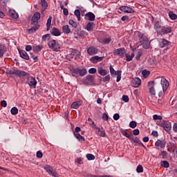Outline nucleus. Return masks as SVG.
Instances as JSON below:
<instances>
[{"mask_svg":"<svg viewBox=\"0 0 177 177\" xmlns=\"http://www.w3.org/2000/svg\"><path fill=\"white\" fill-rule=\"evenodd\" d=\"M9 74H12L14 75H17V77H28V84L30 88H36L37 87V80L35 77L32 76H30V73L20 71V70H12L9 71Z\"/></svg>","mask_w":177,"mask_h":177,"instance_id":"f257e3e1","label":"nucleus"},{"mask_svg":"<svg viewBox=\"0 0 177 177\" xmlns=\"http://www.w3.org/2000/svg\"><path fill=\"white\" fill-rule=\"evenodd\" d=\"M160 84L162 85V91H160L158 94L159 97H161L162 96H164V93L167 92V89H168V87L169 86V82L167 80V79L164 77H161Z\"/></svg>","mask_w":177,"mask_h":177,"instance_id":"f03ea898","label":"nucleus"},{"mask_svg":"<svg viewBox=\"0 0 177 177\" xmlns=\"http://www.w3.org/2000/svg\"><path fill=\"white\" fill-rule=\"evenodd\" d=\"M48 48L54 52H60V44H59V41L53 39L48 41Z\"/></svg>","mask_w":177,"mask_h":177,"instance_id":"7ed1b4c3","label":"nucleus"},{"mask_svg":"<svg viewBox=\"0 0 177 177\" xmlns=\"http://www.w3.org/2000/svg\"><path fill=\"white\" fill-rule=\"evenodd\" d=\"M140 37V42L144 49H149L150 48V41L146 35H141Z\"/></svg>","mask_w":177,"mask_h":177,"instance_id":"20e7f679","label":"nucleus"},{"mask_svg":"<svg viewBox=\"0 0 177 177\" xmlns=\"http://www.w3.org/2000/svg\"><path fill=\"white\" fill-rule=\"evenodd\" d=\"M44 169L48 172V175H51V176L53 177H59V174L56 171L53 170V167H52V166L46 165L44 167Z\"/></svg>","mask_w":177,"mask_h":177,"instance_id":"39448f33","label":"nucleus"},{"mask_svg":"<svg viewBox=\"0 0 177 177\" xmlns=\"http://www.w3.org/2000/svg\"><path fill=\"white\" fill-rule=\"evenodd\" d=\"M109 70H110V73H111V75H118L116 82H120V81H121V74H122V71H115V70H114V68L112 66H110Z\"/></svg>","mask_w":177,"mask_h":177,"instance_id":"423d86ee","label":"nucleus"},{"mask_svg":"<svg viewBox=\"0 0 177 177\" xmlns=\"http://www.w3.org/2000/svg\"><path fill=\"white\" fill-rule=\"evenodd\" d=\"M78 132H81V128L77 127H75V131L73 132L74 136L75 137L76 139H78V140H80V142H83L84 140H85V138L81 136V134H80V133Z\"/></svg>","mask_w":177,"mask_h":177,"instance_id":"0eeeda50","label":"nucleus"},{"mask_svg":"<svg viewBox=\"0 0 177 177\" xmlns=\"http://www.w3.org/2000/svg\"><path fill=\"white\" fill-rule=\"evenodd\" d=\"M83 84H84V85H93V84H95V77H93L92 75H87Z\"/></svg>","mask_w":177,"mask_h":177,"instance_id":"6e6552de","label":"nucleus"},{"mask_svg":"<svg viewBox=\"0 0 177 177\" xmlns=\"http://www.w3.org/2000/svg\"><path fill=\"white\" fill-rule=\"evenodd\" d=\"M119 9L121 12H124V13H135V10L127 6H120Z\"/></svg>","mask_w":177,"mask_h":177,"instance_id":"1a4fd4ad","label":"nucleus"},{"mask_svg":"<svg viewBox=\"0 0 177 177\" xmlns=\"http://www.w3.org/2000/svg\"><path fill=\"white\" fill-rule=\"evenodd\" d=\"M169 32H172V29L171 28V27H167L163 26L158 34H160V35H165V34H169Z\"/></svg>","mask_w":177,"mask_h":177,"instance_id":"9d476101","label":"nucleus"},{"mask_svg":"<svg viewBox=\"0 0 177 177\" xmlns=\"http://www.w3.org/2000/svg\"><path fill=\"white\" fill-rule=\"evenodd\" d=\"M148 88L149 89V93L156 96V89H154V81H150L148 82Z\"/></svg>","mask_w":177,"mask_h":177,"instance_id":"9b49d317","label":"nucleus"},{"mask_svg":"<svg viewBox=\"0 0 177 177\" xmlns=\"http://www.w3.org/2000/svg\"><path fill=\"white\" fill-rule=\"evenodd\" d=\"M160 127L165 129V131L168 132L171 130V122L168 121H163V122L160 124Z\"/></svg>","mask_w":177,"mask_h":177,"instance_id":"f8f14e48","label":"nucleus"},{"mask_svg":"<svg viewBox=\"0 0 177 177\" xmlns=\"http://www.w3.org/2000/svg\"><path fill=\"white\" fill-rule=\"evenodd\" d=\"M97 52H98L97 48L95 46H91L87 48V53H88L90 56H93L96 55Z\"/></svg>","mask_w":177,"mask_h":177,"instance_id":"ddd939ff","label":"nucleus"},{"mask_svg":"<svg viewBox=\"0 0 177 177\" xmlns=\"http://www.w3.org/2000/svg\"><path fill=\"white\" fill-rule=\"evenodd\" d=\"M126 52L127 50H125V48H120L113 50V55H115V56H122V55H124Z\"/></svg>","mask_w":177,"mask_h":177,"instance_id":"4468645a","label":"nucleus"},{"mask_svg":"<svg viewBox=\"0 0 177 177\" xmlns=\"http://www.w3.org/2000/svg\"><path fill=\"white\" fill-rule=\"evenodd\" d=\"M96 16H95V14H93V12H87L85 15V20H88L89 21H95V19Z\"/></svg>","mask_w":177,"mask_h":177,"instance_id":"2eb2a0df","label":"nucleus"},{"mask_svg":"<svg viewBox=\"0 0 177 177\" xmlns=\"http://www.w3.org/2000/svg\"><path fill=\"white\" fill-rule=\"evenodd\" d=\"M140 84H142V80L139 77H135L131 82V85L134 88H139Z\"/></svg>","mask_w":177,"mask_h":177,"instance_id":"dca6fc26","label":"nucleus"},{"mask_svg":"<svg viewBox=\"0 0 177 177\" xmlns=\"http://www.w3.org/2000/svg\"><path fill=\"white\" fill-rule=\"evenodd\" d=\"M166 145L167 142L165 140H158L155 143V146H156V147H161V149H164Z\"/></svg>","mask_w":177,"mask_h":177,"instance_id":"f3484780","label":"nucleus"},{"mask_svg":"<svg viewBox=\"0 0 177 177\" xmlns=\"http://www.w3.org/2000/svg\"><path fill=\"white\" fill-rule=\"evenodd\" d=\"M162 27H164V26H162L161 24V22L160 21H156L154 24V29L156 30V31H157L158 34L160 33V32L161 31Z\"/></svg>","mask_w":177,"mask_h":177,"instance_id":"a211bd4d","label":"nucleus"},{"mask_svg":"<svg viewBox=\"0 0 177 177\" xmlns=\"http://www.w3.org/2000/svg\"><path fill=\"white\" fill-rule=\"evenodd\" d=\"M168 44H169V41L165 39H159V46L160 48H165V46H167Z\"/></svg>","mask_w":177,"mask_h":177,"instance_id":"6ab92c4d","label":"nucleus"},{"mask_svg":"<svg viewBox=\"0 0 177 177\" xmlns=\"http://www.w3.org/2000/svg\"><path fill=\"white\" fill-rule=\"evenodd\" d=\"M19 55L22 59H25V60H30V56H28V54L26 50H19Z\"/></svg>","mask_w":177,"mask_h":177,"instance_id":"aec40b11","label":"nucleus"},{"mask_svg":"<svg viewBox=\"0 0 177 177\" xmlns=\"http://www.w3.org/2000/svg\"><path fill=\"white\" fill-rule=\"evenodd\" d=\"M102 61H103V57H99L97 55L92 57L90 59V62H91V63H97V62H102Z\"/></svg>","mask_w":177,"mask_h":177,"instance_id":"412c9836","label":"nucleus"},{"mask_svg":"<svg viewBox=\"0 0 177 177\" xmlns=\"http://www.w3.org/2000/svg\"><path fill=\"white\" fill-rule=\"evenodd\" d=\"M97 73L98 74H100V75L102 76L107 75L109 74V71H107L105 69H103V68L102 67L97 68Z\"/></svg>","mask_w":177,"mask_h":177,"instance_id":"4be33fe9","label":"nucleus"},{"mask_svg":"<svg viewBox=\"0 0 177 177\" xmlns=\"http://www.w3.org/2000/svg\"><path fill=\"white\" fill-rule=\"evenodd\" d=\"M51 34L52 35H54V37H59L62 35L60 30L57 28H53Z\"/></svg>","mask_w":177,"mask_h":177,"instance_id":"5701e85b","label":"nucleus"},{"mask_svg":"<svg viewBox=\"0 0 177 177\" xmlns=\"http://www.w3.org/2000/svg\"><path fill=\"white\" fill-rule=\"evenodd\" d=\"M6 46H5L3 44H0V57H3V55H5V52H6Z\"/></svg>","mask_w":177,"mask_h":177,"instance_id":"b1692460","label":"nucleus"},{"mask_svg":"<svg viewBox=\"0 0 177 177\" xmlns=\"http://www.w3.org/2000/svg\"><path fill=\"white\" fill-rule=\"evenodd\" d=\"M94 26H95V23L92 21L88 22L86 26V30H87V31H93Z\"/></svg>","mask_w":177,"mask_h":177,"instance_id":"393cba45","label":"nucleus"},{"mask_svg":"<svg viewBox=\"0 0 177 177\" xmlns=\"http://www.w3.org/2000/svg\"><path fill=\"white\" fill-rule=\"evenodd\" d=\"M9 15L10 17H12V19H18L19 18V14L15 11V10H10L9 11Z\"/></svg>","mask_w":177,"mask_h":177,"instance_id":"a878e982","label":"nucleus"},{"mask_svg":"<svg viewBox=\"0 0 177 177\" xmlns=\"http://www.w3.org/2000/svg\"><path fill=\"white\" fill-rule=\"evenodd\" d=\"M82 104V101H77V102H73L71 107V109H78V107H80V106H81Z\"/></svg>","mask_w":177,"mask_h":177,"instance_id":"bb28decb","label":"nucleus"},{"mask_svg":"<svg viewBox=\"0 0 177 177\" xmlns=\"http://www.w3.org/2000/svg\"><path fill=\"white\" fill-rule=\"evenodd\" d=\"M62 30L64 34H70L71 32V29L68 25H65L62 26Z\"/></svg>","mask_w":177,"mask_h":177,"instance_id":"cd10ccee","label":"nucleus"},{"mask_svg":"<svg viewBox=\"0 0 177 177\" xmlns=\"http://www.w3.org/2000/svg\"><path fill=\"white\" fill-rule=\"evenodd\" d=\"M130 140H133V143H138V145H141L142 147H145V145H143V143H142V142H140L139 138H138V137H136V138L133 137V138H130Z\"/></svg>","mask_w":177,"mask_h":177,"instance_id":"c85d7f7f","label":"nucleus"},{"mask_svg":"<svg viewBox=\"0 0 177 177\" xmlns=\"http://www.w3.org/2000/svg\"><path fill=\"white\" fill-rule=\"evenodd\" d=\"M39 28V25H36L31 28L28 29L29 34H32V32H35Z\"/></svg>","mask_w":177,"mask_h":177,"instance_id":"c756f323","label":"nucleus"},{"mask_svg":"<svg viewBox=\"0 0 177 177\" xmlns=\"http://www.w3.org/2000/svg\"><path fill=\"white\" fill-rule=\"evenodd\" d=\"M126 61L131 62L135 57V53H132L131 55L125 54Z\"/></svg>","mask_w":177,"mask_h":177,"instance_id":"7c9ffc66","label":"nucleus"},{"mask_svg":"<svg viewBox=\"0 0 177 177\" xmlns=\"http://www.w3.org/2000/svg\"><path fill=\"white\" fill-rule=\"evenodd\" d=\"M97 135H99V136L104 138V136H106V131H104V129H103V128L98 129Z\"/></svg>","mask_w":177,"mask_h":177,"instance_id":"2f4dec72","label":"nucleus"},{"mask_svg":"<svg viewBox=\"0 0 177 177\" xmlns=\"http://www.w3.org/2000/svg\"><path fill=\"white\" fill-rule=\"evenodd\" d=\"M86 73H88V71H86V69L85 68H79V73H78V75H80V77H84V75H85L86 74Z\"/></svg>","mask_w":177,"mask_h":177,"instance_id":"473e14b6","label":"nucleus"},{"mask_svg":"<svg viewBox=\"0 0 177 177\" xmlns=\"http://www.w3.org/2000/svg\"><path fill=\"white\" fill-rule=\"evenodd\" d=\"M51 24H52V17H49V18L47 20V24H46V27H47L46 30L47 31H49V30H50Z\"/></svg>","mask_w":177,"mask_h":177,"instance_id":"72a5a7b5","label":"nucleus"},{"mask_svg":"<svg viewBox=\"0 0 177 177\" xmlns=\"http://www.w3.org/2000/svg\"><path fill=\"white\" fill-rule=\"evenodd\" d=\"M169 17L171 19V20H176L177 15L174 13V12L170 11L169 12Z\"/></svg>","mask_w":177,"mask_h":177,"instance_id":"f704fd0d","label":"nucleus"},{"mask_svg":"<svg viewBox=\"0 0 177 177\" xmlns=\"http://www.w3.org/2000/svg\"><path fill=\"white\" fill-rule=\"evenodd\" d=\"M68 24H70V26H72V27H73V28H77L78 27V24L75 21H74V20H73V19H70L68 21Z\"/></svg>","mask_w":177,"mask_h":177,"instance_id":"c9c22d12","label":"nucleus"},{"mask_svg":"<svg viewBox=\"0 0 177 177\" xmlns=\"http://www.w3.org/2000/svg\"><path fill=\"white\" fill-rule=\"evenodd\" d=\"M122 134L124 136H126V138H128V139H132L133 138V135L132 133H128V132L127 131H122Z\"/></svg>","mask_w":177,"mask_h":177,"instance_id":"e433bc0d","label":"nucleus"},{"mask_svg":"<svg viewBox=\"0 0 177 177\" xmlns=\"http://www.w3.org/2000/svg\"><path fill=\"white\" fill-rule=\"evenodd\" d=\"M50 39V34H46L42 36L41 41H49Z\"/></svg>","mask_w":177,"mask_h":177,"instance_id":"4c0bfd02","label":"nucleus"},{"mask_svg":"<svg viewBox=\"0 0 177 177\" xmlns=\"http://www.w3.org/2000/svg\"><path fill=\"white\" fill-rule=\"evenodd\" d=\"M41 4L44 10H46V8H48V3L46 0H41Z\"/></svg>","mask_w":177,"mask_h":177,"instance_id":"58836bf2","label":"nucleus"},{"mask_svg":"<svg viewBox=\"0 0 177 177\" xmlns=\"http://www.w3.org/2000/svg\"><path fill=\"white\" fill-rule=\"evenodd\" d=\"M75 15L77 17L78 21H81V12H80V10H75Z\"/></svg>","mask_w":177,"mask_h":177,"instance_id":"ea45409f","label":"nucleus"},{"mask_svg":"<svg viewBox=\"0 0 177 177\" xmlns=\"http://www.w3.org/2000/svg\"><path fill=\"white\" fill-rule=\"evenodd\" d=\"M80 68H73L71 70L72 75L75 77V75H78Z\"/></svg>","mask_w":177,"mask_h":177,"instance_id":"a19ab883","label":"nucleus"},{"mask_svg":"<svg viewBox=\"0 0 177 177\" xmlns=\"http://www.w3.org/2000/svg\"><path fill=\"white\" fill-rule=\"evenodd\" d=\"M10 113L12 115H16L19 113V109H17V107H12L10 110Z\"/></svg>","mask_w":177,"mask_h":177,"instance_id":"79ce46f5","label":"nucleus"},{"mask_svg":"<svg viewBox=\"0 0 177 177\" xmlns=\"http://www.w3.org/2000/svg\"><path fill=\"white\" fill-rule=\"evenodd\" d=\"M142 74L144 77V78H147L150 75V71L147 70H143L142 72Z\"/></svg>","mask_w":177,"mask_h":177,"instance_id":"37998d69","label":"nucleus"},{"mask_svg":"<svg viewBox=\"0 0 177 177\" xmlns=\"http://www.w3.org/2000/svg\"><path fill=\"white\" fill-rule=\"evenodd\" d=\"M111 42V37L105 38L102 40V43L104 45H109Z\"/></svg>","mask_w":177,"mask_h":177,"instance_id":"c03bdc74","label":"nucleus"},{"mask_svg":"<svg viewBox=\"0 0 177 177\" xmlns=\"http://www.w3.org/2000/svg\"><path fill=\"white\" fill-rule=\"evenodd\" d=\"M162 167H164V168H169V162L167 160H164L161 163Z\"/></svg>","mask_w":177,"mask_h":177,"instance_id":"a18cd8bd","label":"nucleus"},{"mask_svg":"<svg viewBox=\"0 0 177 177\" xmlns=\"http://www.w3.org/2000/svg\"><path fill=\"white\" fill-rule=\"evenodd\" d=\"M137 125H138V123H136V121H131L130 122L129 127L134 129V128L137 127Z\"/></svg>","mask_w":177,"mask_h":177,"instance_id":"49530a36","label":"nucleus"},{"mask_svg":"<svg viewBox=\"0 0 177 177\" xmlns=\"http://www.w3.org/2000/svg\"><path fill=\"white\" fill-rule=\"evenodd\" d=\"M34 52H41L42 50V46H36L33 47Z\"/></svg>","mask_w":177,"mask_h":177,"instance_id":"de8ad7c7","label":"nucleus"},{"mask_svg":"<svg viewBox=\"0 0 177 177\" xmlns=\"http://www.w3.org/2000/svg\"><path fill=\"white\" fill-rule=\"evenodd\" d=\"M143 53H142L141 50L138 51L137 55L136 56V60H140V57H142V55Z\"/></svg>","mask_w":177,"mask_h":177,"instance_id":"09e8293b","label":"nucleus"},{"mask_svg":"<svg viewBox=\"0 0 177 177\" xmlns=\"http://www.w3.org/2000/svg\"><path fill=\"white\" fill-rule=\"evenodd\" d=\"M38 20L39 19H37V18H34L33 17H32V19H31V24L32 26H37V24H38Z\"/></svg>","mask_w":177,"mask_h":177,"instance_id":"8fccbe9b","label":"nucleus"},{"mask_svg":"<svg viewBox=\"0 0 177 177\" xmlns=\"http://www.w3.org/2000/svg\"><path fill=\"white\" fill-rule=\"evenodd\" d=\"M136 171L138 172V174H140V173L143 172V166L139 165L137 167Z\"/></svg>","mask_w":177,"mask_h":177,"instance_id":"3c124183","label":"nucleus"},{"mask_svg":"<svg viewBox=\"0 0 177 177\" xmlns=\"http://www.w3.org/2000/svg\"><path fill=\"white\" fill-rule=\"evenodd\" d=\"M32 17L37 19V20H39V19H41V14L37 12L33 15Z\"/></svg>","mask_w":177,"mask_h":177,"instance_id":"603ef678","label":"nucleus"},{"mask_svg":"<svg viewBox=\"0 0 177 177\" xmlns=\"http://www.w3.org/2000/svg\"><path fill=\"white\" fill-rule=\"evenodd\" d=\"M86 158L87 160L91 161L92 160H95V156H93V154L88 153L86 155Z\"/></svg>","mask_w":177,"mask_h":177,"instance_id":"864d4df0","label":"nucleus"},{"mask_svg":"<svg viewBox=\"0 0 177 177\" xmlns=\"http://www.w3.org/2000/svg\"><path fill=\"white\" fill-rule=\"evenodd\" d=\"M97 71L96 70V68H91L88 70L89 74H96Z\"/></svg>","mask_w":177,"mask_h":177,"instance_id":"5fc2aeb1","label":"nucleus"},{"mask_svg":"<svg viewBox=\"0 0 177 177\" xmlns=\"http://www.w3.org/2000/svg\"><path fill=\"white\" fill-rule=\"evenodd\" d=\"M153 119L154 120H162V116L158 115H153Z\"/></svg>","mask_w":177,"mask_h":177,"instance_id":"6e6d98bb","label":"nucleus"},{"mask_svg":"<svg viewBox=\"0 0 177 177\" xmlns=\"http://www.w3.org/2000/svg\"><path fill=\"white\" fill-rule=\"evenodd\" d=\"M122 100H123V102H125V103H128V102H129V97H128V95H123Z\"/></svg>","mask_w":177,"mask_h":177,"instance_id":"4d7b16f0","label":"nucleus"},{"mask_svg":"<svg viewBox=\"0 0 177 177\" xmlns=\"http://www.w3.org/2000/svg\"><path fill=\"white\" fill-rule=\"evenodd\" d=\"M103 82H109L110 81V75H107L102 79Z\"/></svg>","mask_w":177,"mask_h":177,"instance_id":"13d9d810","label":"nucleus"},{"mask_svg":"<svg viewBox=\"0 0 177 177\" xmlns=\"http://www.w3.org/2000/svg\"><path fill=\"white\" fill-rule=\"evenodd\" d=\"M36 157H37V158H42V157H44V154H42L41 151H38L37 152Z\"/></svg>","mask_w":177,"mask_h":177,"instance_id":"bf43d9fd","label":"nucleus"},{"mask_svg":"<svg viewBox=\"0 0 177 177\" xmlns=\"http://www.w3.org/2000/svg\"><path fill=\"white\" fill-rule=\"evenodd\" d=\"M113 120H115V121H118V120H120V114L115 113L113 115Z\"/></svg>","mask_w":177,"mask_h":177,"instance_id":"052dcab7","label":"nucleus"},{"mask_svg":"<svg viewBox=\"0 0 177 177\" xmlns=\"http://www.w3.org/2000/svg\"><path fill=\"white\" fill-rule=\"evenodd\" d=\"M102 120H104V121H107L109 120V115H106V113H104L102 114Z\"/></svg>","mask_w":177,"mask_h":177,"instance_id":"680f3d73","label":"nucleus"},{"mask_svg":"<svg viewBox=\"0 0 177 177\" xmlns=\"http://www.w3.org/2000/svg\"><path fill=\"white\" fill-rule=\"evenodd\" d=\"M139 133H140V131L138 129H134L133 131V135L138 136V135H139Z\"/></svg>","mask_w":177,"mask_h":177,"instance_id":"e2e57ef3","label":"nucleus"},{"mask_svg":"<svg viewBox=\"0 0 177 177\" xmlns=\"http://www.w3.org/2000/svg\"><path fill=\"white\" fill-rule=\"evenodd\" d=\"M77 52H78V50H75V49H72V50L71 51V56H75V53H77Z\"/></svg>","mask_w":177,"mask_h":177,"instance_id":"0e129e2a","label":"nucleus"},{"mask_svg":"<svg viewBox=\"0 0 177 177\" xmlns=\"http://www.w3.org/2000/svg\"><path fill=\"white\" fill-rule=\"evenodd\" d=\"M1 106L2 107H6V106H8V104L6 103V101L2 100V101L1 102Z\"/></svg>","mask_w":177,"mask_h":177,"instance_id":"69168bd1","label":"nucleus"},{"mask_svg":"<svg viewBox=\"0 0 177 177\" xmlns=\"http://www.w3.org/2000/svg\"><path fill=\"white\" fill-rule=\"evenodd\" d=\"M63 13L64 16H68V10L67 8H64Z\"/></svg>","mask_w":177,"mask_h":177,"instance_id":"338daca9","label":"nucleus"},{"mask_svg":"<svg viewBox=\"0 0 177 177\" xmlns=\"http://www.w3.org/2000/svg\"><path fill=\"white\" fill-rule=\"evenodd\" d=\"M173 131L177 132V123H174L173 125Z\"/></svg>","mask_w":177,"mask_h":177,"instance_id":"774afa93","label":"nucleus"}]
</instances>
